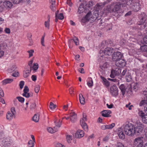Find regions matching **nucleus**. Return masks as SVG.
<instances>
[{
    "label": "nucleus",
    "instance_id": "obj_1",
    "mask_svg": "<svg viewBox=\"0 0 147 147\" xmlns=\"http://www.w3.org/2000/svg\"><path fill=\"white\" fill-rule=\"evenodd\" d=\"M121 4L117 2L111 3L110 5H108L104 9L105 13L114 12L118 13L120 11Z\"/></svg>",
    "mask_w": 147,
    "mask_h": 147
},
{
    "label": "nucleus",
    "instance_id": "obj_2",
    "mask_svg": "<svg viewBox=\"0 0 147 147\" xmlns=\"http://www.w3.org/2000/svg\"><path fill=\"white\" fill-rule=\"evenodd\" d=\"M124 131L125 134L129 136H133L136 133V127L131 123L126 125L124 127Z\"/></svg>",
    "mask_w": 147,
    "mask_h": 147
},
{
    "label": "nucleus",
    "instance_id": "obj_3",
    "mask_svg": "<svg viewBox=\"0 0 147 147\" xmlns=\"http://www.w3.org/2000/svg\"><path fill=\"white\" fill-rule=\"evenodd\" d=\"M100 54H102V55L104 54L105 55H111L113 54V55H121V53L119 52H117L115 53L113 48L109 47L106 48L104 51H100Z\"/></svg>",
    "mask_w": 147,
    "mask_h": 147
},
{
    "label": "nucleus",
    "instance_id": "obj_4",
    "mask_svg": "<svg viewBox=\"0 0 147 147\" xmlns=\"http://www.w3.org/2000/svg\"><path fill=\"white\" fill-rule=\"evenodd\" d=\"M97 17L96 15V16H93L91 12H88L86 15L85 17L83 18L82 20V22L83 23H85L90 20H95Z\"/></svg>",
    "mask_w": 147,
    "mask_h": 147
},
{
    "label": "nucleus",
    "instance_id": "obj_5",
    "mask_svg": "<svg viewBox=\"0 0 147 147\" xmlns=\"http://www.w3.org/2000/svg\"><path fill=\"white\" fill-rule=\"evenodd\" d=\"M143 142L141 138H135L133 142L134 147H143Z\"/></svg>",
    "mask_w": 147,
    "mask_h": 147
},
{
    "label": "nucleus",
    "instance_id": "obj_6",
    "mask_svg": "<svg viewBox=\"0 0 147 147\" xmlns=\"http://www.w3.org/2000/svg\"><path fill=\"white\" fill-rule=\"evenodd\" d=\"M83 118L80 120V123L86 132L88 131V126L85 121H86V115L85 114H83Z\"/></svg>",
    "mask_w": 147,
    "mask_h": 147
},
{
    "label": "nucleus",
    "instance_id": "obj_7",
    "mask_svg": "<svg viewBox=\"0 0 147 147\" xmlns=\"http://www.w3.org/2000/svg\"><path fill=\"white\" fill-rule=\"evenodd\" d=\"M29 89L27 86H25L24 87L23 90L24 92L22 95L26 98H28L30 97H32L33 96V93L32 92L29 93Z\"/></svg>",
    "mask_w": 147,
    "mask_h": 147
},
{
    "label": "nucleus",
    "instance_id": "obj_8",
    "mask_svg": "<svg viewBox=\"0 0 147 147\" xmlns=\"http://www.w3.org/2000/svg\"><path fill=\"white\" fill-rule=\"evenodd\" d=\"M121 72V70L119 68L117 67L115 69H112L111 71L110 77L114 78L115 76L119 75Z\"/></svg>",
    "mask_w": 147,
    "mask_h": 147
},
{
    "label": "nucleus",
    "instance_id": "obj_9",
    "mask_svg": "<svg viewBox=\"0 0 147 147\" xmlns=\"http://www.w3.org/2000/svg\"><path fill=\"white\" fill-rule=\"evenodd\" d=\"M138 114L139 116L141 118L143 123L147 124V114H145L142 111H139Z\"/></svg>",
    "mask_w": 147,
    "mask_h": 147
},
{
    "label": "nucleus",
    "instance_id": "obj_10",
    "mask_svg": "<svg viewBox=\"0 0 147 147\" xmlns=\"http://www.w3.org/2000/svg\"><path fill=\"white\" fill-rule=\"evenodd\" d=\"M110 92L112 96H116L118 94L117 88L115 85H113L110 88Z\"/></svg>",
    "mask_w": 147,
    "mask_h": 147
},
{
    "label": "nucleus",
    "instance_id": "obj_11",
    "mask_svg": "<svg viewBox=\"0 0 147 147\" xmlns=\"http://www.w3.org/2000/svg\"><path fill=\"white\" fill-rule=\"evenodd\" d=\"M146 20V16L144 15L142 17L141 19L138 22V25H143L144 27L145 28L147 26V20Z\"/></svg>",
    "mask_w": 147,
    "mask_h": 147
},
{
    "label": "nucleus",
    "instance_id": "obj_12",
    "mask_svg": "<svg viewBox=\"0 0 147 147\" xmlns=\"http://www.w3.org/2000/svg\"><path fill=\"white\" fill-rule=\"evenodd\" d=\"M69 117L72 123L75 122L77 120V115L74 112L70 113Z\"/></svg>",
    "mask_w": 147,
    "mask_h": 147
},
{
    "label": "nucleus",
    "instance_id": "obj_13",
    "mask_svg": "<svg viewBox=\"0 0 147 147\" xmlns=\"http://www.w3.org/2000/svg\"><path fill=\"white\" fill-rule=\"evenodd\" d=\"M3 5L6 9H11L13 6L12 2L7 0L3 3Z\"/></svg>",
    "mask_w": 147,
    "mask_h": 147
},
{
    "label": "nucleus",
    "instance_id": "obj_14",
    "mask_svg": "<svg viewBox=\"0 0 147 147\" xmlns=\"http://www.w3.org/2000/svg\"><path fill=\"white\" fill-rule=\"evenodd\" d=\"M117 134L120 139H124L125 138V135L122 129L121 128L118 129L117 131Z\"/></svg>",
    "mask_w": 147,
    "mask_h": 147
},
{
    "label": "nucleus",
    "instance_id": "obj_15",
    "mask_svg": "<svg viewBox=\"0 0 147 147\" xmlns=\"http://www.w3.org/2000/svg\"><path fill=\"white\" fill-rule=\"evenodd\" d=\"M108 63L107 62H105L103 64L100 65V71L102 73H104L105 71L107 69Z\"/></svg>",
    "mask_w": 147,
    "mask_h": 147
},
{
    "label": "nucleus",
    "instance_id": "obj_16",
    "mask_svg": "<svg viewBox=\"0 0 147 147\" xmlns=\"http://www.w3.org/2000/svg\"><path fill=\"white\" fill-rule=\"evenodd\" d=\"M84 135V132L83 131L78 130L75 134L76 137L77 138H80Z\"/></svg>",
    "mask_w": 147,
    "mask_h": 147
},
{
    "label": "nucleus",
    "instance_id": "obj_17",
    "mask_svg": "<svg viewBox=\"0 0 147 147\" xmlns=\"http://www.w3.org/2000/svg\"><path fill=\"white\" fill-rule=\"evenodd\" d=\"M111 112L110 110H104L101 112L102 116L105 117H111L110 114Z\"/></svg>",
    "mask_w": 147,
    "mask_h": 147
},
{
    "label": "nucleus",
    "instance_id": "obj_18",
    "mask_svg": "<svg viewBox=\"0 0 147 147\" xmlns=\"http://www.w3.org/2000/svg\"><path fill=\"white\" fill-rule=\"evenodd\" d=\"M106 4V3L105 2L98 3L96 5V8L98 10L101 9Z\"/></svg>",
    "mask_w": 147,
    "mask_h": 147
},
{
    "label": "nucleus",
    "instance_id": "obj_19",
    "mask_svg": "<svg viewBox=\"0 0 147 147\" xmlns=\"http://www.w3.org/2000/svg\"><path fill=\"white\" fill-rule=\"evenodd\" d=\"M118 66L121 67L125 65V61L121 58L118 61L116 62Z\"/></svg>",
    "mask_w": 147,
    "mask_h": 147
},
{
    "label": "nucleus",
    "instance_id": "obj_20",
    "mask_svg": "<svg viewBox=\"0 0 147 147\" xmlns=\"http://www.w3.org/2000/svg\"><path fill=\"white\" fill-rule=\"evenodd\" d=\"M31 70L32 67H30L29 69L24 71L23 72L24 77L25 78H27L29 75Z\"/></svg>",
    "mask_w": 147,
    "mask_h": 147
},
{
    "label": "nucleus",
    "instance_id": "obj_21",
    "mask_svg": "<svg viewBox=\"0 0 147 147\" xmlns=\"http://www.w3.org/2000/svg\"><path fill=\"white\" fill-rule=\"evenodd\" d=\"M119 88L122 92V95L124 96L126 90V88L125 85L123 84H121Z\"/></svg>",
    "mask_w": 147,
    "mask_h": 147
},
{
    "label": "nucleus",
    "instance_id": "obj_22",
    "mask_svg": "<svg viewBox=\"0 0 147 147\" xmlns=\"http://www.w3.org/2000/svg\"><path fill=\"white\" fill-rule=\"evenodd\" d=\"M13 81V80L12 79H6L2 81V84L3 85H5L7 84L11 83Z\"/></svg>",
    "mask_w": 147,
    "mask_h": 147
},
{
    "label": "nucleus",
    "instance_id": "obj_23",
    "mask_svg": "<svg viewBox=\"0 0 147 147\" xmlns=\"http://www.w3.org/2000/svg\"><path fill=\"white\" fill-rule=\"evenodd\" d=\"M125 78L127 82H130L132 80V78L131 74L129 72L127 73V75H125Z\"/></svg>",
    "mask_w": 147,
    "mask_h": 147
},
{
    "label": "nucleus",
    "instance_id": "obj_24",
    "mask_svg": "<svg viewBox=\"0 0 147 147\" xmlns=\"http://www.w3.org/2000/svg\"><path fill=\"white\" fill-rule=\"evenodd\" d=\"M16 68V66L15 65H13L11 67H9L8 69V71L9 73H12L13 71H14Z\"/></svg>",
    "mask_w": 147,
    "mask_h": 147
},
{
    "label": "nucleus",
    "instance_id": "obj_25",
    "mask_svg": "<svg viewBox=\"0 0 147 147\" xmlns=\"http://www.w3.org/2000/svg\"><path fill=\"white\" fill-rule=\"evenodd\" d=\"M79 100L81 104L84 105L85 103V99L82 94H79Z\"/></svg>",
    "mask_w": 147,
    "mask_h": 147
},
{
    "label": "nucleus",
    "instance_id": "obj_26",
    "mask_svg": "<svg viewBox=\"0 0 147 147\" xmlns=\"http://www.w3.org/2000/svg\"><path fill=\"white\" fill-rule=\"evenodd\" d=\"M136 124L137 125V126H136V128H137L141 127L142 128L141 129H144V125L141 122L139 121H136Z\"/></svg>",
    "mask_w": 147,
    "mask_h": 147
},
{
    "label": "nucleus",
    "instance_id": "obj_27",
    "mask_svg": "<svg viewBox=\"0 0 147 147\" xmlns=\"http://www.w3.org/2000/svg\"><path fill=\"white\" fill-rule=\"evenodd\" d=\"M13 115L10 112H8L6 115V117L7 120H11L13 118Z\"/></svg>",
    "mask_w": 147,
    "mask_h": 147
},
{
    "label": "nucleus",
    "instance_id": "obj_28",
    "mask_svg": "<svg viewBox=\"0 0 147 147\" xmlns=\"http://www.w3.org/2000/svg\"><path fill=\"white\" fill-rule=\"evenodd\" d=\"M32 119L35 122H37L39 120V115L37 113L34 115L32 118Z\"/></svg>",
    "mask_w": 147,
    "mask_h": 147
},
{
    "label": "nucleus",
    "instance_id": "obj_29",
    "mask_svg": "<svg viewBox=\"0 0 147 147\" xmlns=\"http://www.w3.org/2000/svg\"><path fill=\"white\" fill-rule=\"evenodd\" d=\"M38 68V65L36 63H34L33 65L32 66V70H33L34 71H36V70Z\"/></svg>",
    "mask_w": 147,
    "mask_h": 147
},
{
    "label": "nucleus",
    "instance_id": "obj_30",
    "mask_svg": "<svg viewBox=\"0 0 147 147\" xmlns=\"http://www.w3.org/2000/svg\"><path fill=\"white\" fill-rule=\"evenodd\" d=\"M93 82L91 78H89V80L87 82V84L89 87H92L93 86Z\"/></svg>",
    "mask_w": 147,
    "mask_h": 147
},
{
    "label": "nucleus",
    "instance_id": "obj_31",
    "mask_svg": "<svg viewBox=\"0 0 147 147\" xmlns=\"http://www.w3.org/2000/svg\"><path fill=\"white\" fill-rule=\"evenodd\" d=\"M147 105V103L146 101V98H144V99L142 100L140 102L139 104L140 106H142L145 105Z\"/></svg>",
    "mask_w": 147,
    "mask_h": 147
},
{
    "label": "nucleus",
    "instance_id": "obj_32",
    "mask_svg": "<svg viewBox=\"0 0 147 147\" xmlns=\"http://www.w3.org/2000/svg\"><path fill=\"white\" fill-rule=\"evenodd\" d=\"M73 40L75 45H78L79 44V41L78 38L76 37L75 36H74L73 38Z\"/></svg>",
    "mask_w": 147,
    "mask_h": 147
},
{
    "label": "nucleus",
    "instance_id": "obj_33",
    "mask_svg": "<svg viewBox=\"0 0 147 147\" xmlns=\"http://www.w3.org/2000/svg\"><path fill=\"white\" fill-rule=\"evenodd\" d=\"M47 130L48 131L51 133H53L57 131V130L53 129L51 127H49L47 128Z\"/></svg>",
    "mask_w": 147,
    "mask_h": 147
},
{
    "label": "nucleus",
    "instance_id": "obj_34",
    "mask_svg": "<svg viewBox=\"0 0 147 147\" xmlns=\"http://www.w3.org/2000/svg\"><path fill=\"white\" fill-rule=\"evenodd\" d=\"M66 140L68 143H70L72 140V136L69 135H67L66 136Z\"/></svg>",
    "mask_w": 147,
    "mask_h": 147
},
{
    "label": "nucleus",
    "instance_id": "obj_35",
    "mask_svg": "<svg viewBox=\"0 0 147 147\" xmlns=\"http://www.w3.org/2000/svg\"><path fill=\"white\" fill-rule=\"evenodd\" d=\"M36 105L35 102L31 104L30 107V110L31 111L33 110L36 108Z\"/></svg>",
    "mask_w": 147,
    "mask_h": 147
},
{
    "label": "nucleus",
    "instance_id": "obj_36",
    "mask_svg": "<svg viewBox=\"0 0 147 147\" xmlns=\"http://www.w3.org/2000/svg\"><path fill=\"white\" fill-rule=\"evenodd\" d=\"M107 129H111L113 128L115 125L114 123H112L109 125H106Z\"/></svg>",
    "mask_w": 147,
    "mask_h": 147
},
{
    "label": "nucleus",
    "instance_id": "obj_37",
    "mask_svg": "<svg viewBox=\"0 0 147 147\" xmlns=\"http://www.w3.org/2000/svg\"><path fill=\"white\" fill-rule=\"evenodd\" d=\"M57 107L56 105H54L53 102H51L50 103L49 107L50 109H53Z\"/></svg>",
    "mask_w": 147,
    "mask_h": 147
},
{
    "label": "nucleus",
    "instance_id": "obj_38",
    "mask_svg": "<svg viewBox=\"0 0 147 147\" xmlns=\"http://www.w3.org/2000/svg\"><path fill=\"white\" fill-rule=\"evenodd\" d=\"M140 49L142 51L146 52V50H147V45H144L141 46Z\"/></svg>",
    "mask_w": 147,
    "mask_h": 147
},
{
    "label": "nucleus",
    "instance_id": "obj_39",
    "mask_svg": "<svg viewBox=\"0 0 147 147\" xmlns=\"http://www.w3.org/2000/svg\"><path fill=\"white\" fill-rule=\"evenodd\" d=\"M40 89V86L39 85H37L35 86L34 91L35 92L38 93Z\"/></svg>",
    "mask_w": 147,
    "mask_h": 147
},
{
    "label": "nucleus",
    "instance_id": "obj_40",
    "mask_svg": "<svg viewBox=\"0 0 147 147\" xmlns=\"http://www.w3.org/2000/svg\"><path fill=\"white\" fill-rule=\"evenodd\" d=\"M84 10V8L83 7V6L81 5L79 7L78 12L79 13H80L82 12Z\"/></svg>",
    "mask_w": 147,
    "mask_h": 147
},
{
    "label": "nucleus",
    "instance_id": "obj_41",
    "mask_svg": "<svg viewBox=\"0 0 147 147\" xmlns=\"http://www.w3.org/2000/svg\"><path fill=\"white\" fill-rule=\"evenodd\" d=\"M28 144L29 147H33L34 145L33 141L32 140H30L29 141Z\"/></svg>",
    "mask_w": 147,
    "mask_h": 147
},
{
    "label": "nucleus",
    "instance_id": "obj_42",
    "mask_svg": "<svg viewBox=\"0 0 147 147\" xmlns=\"http://www.w3.org/2000/svg\"><path fill=\"white\" fill-rule=\"evenodd\" d=\"M16 99H17L19 102H20L22 103L24 102V98L22 97H19V96L17 97H16Z\"/></svg>",
    "mask_w": 147,
    "mask_h": 147
},
{
    "label": "nucleus",
    "instance_id": "obj_43",
    "mask_svg": "<svg viewBox=\"0 0 147 147\" xmlns=\"http://www.w3.org/2000/svg\"><path fill=\"white\" fill-rule=\"evenodd\" d=\"M138 87L137 86V83H135L133 85V89L135 92H136L138 89Z\"/></svg>",
    "mask_w": 147,
    "mask_h": 147
},
{
    "label": "nucleus",
    "instance_id": "obj_44",
    "mask_svg": "<svg viewBox=\"0 0 147 147\" xmlns=\"http://www.w3.org/2000/svg\"><path fill=\"white\" fill-rule=\"evenodd\" d=\"M12 76L14 77H17L18 76H19V72L17 71H15L14 73H13L12 74Z\"/></svg>",
    "mask_w": 147,
    "mask_h": 147
},
{
    "label": "nucleus",
    "instance_id": "obj_45",
    "mask_svg": "<svg viewBox=\"0 0 147 147\" xmlns=\"http://www.w3.org/2000/svg\"><path fill=\"white\" fill-rule=\"evenodd\" d=\"M73 39H70L69 40V48L71 49L73 47Z\"/></svg>",
    "mask_w": 147,
    "mask_h": 147
},
{
    "label": "nucleus",
    "instance_id": "obj_46",
    "mask_svg": "<svg viewBox=\"0 0 147 147\" xmlns=\"http://www.w3.org/2000/svg\"><path fill=\"white\" fill-rule=\"evenodd\" d=\"M64 16L62 13H60L59 14L58 16H57V18L58 19L61 20H62L64 18Z\"/></svg>",
    "mask_w": 147,
    "mask_h": 147
},
{
    "label": "nucleus",
    "instance_id": "obj_47",
    "mask_svg": "<svg viewBox=\"0 0 147 147\" xmlns=\"http://www.w3.org/2000/svg\"><path fill=\"white\" fill-rule=\"evenodd\" d=\"M49 22L50 21L49 20H47L45 22V27L47 28L48 29L49 28Z\"/></svg>",
    "mask_w": 147,
    "mask_h": 147
},
{
    "label": "nucleus",
    "instance_id": "obj_48",
    "mask_svg": "<svg viewBox=\"0 0 147 147\" xmlns=\"http://www.w3.org/2000/svg\"><path fill=\"white\" fill-rule=\"evenodd\" d=\"M143 44H147V35L145 36L143 39Z\"/></svg>",
    "mask_w": 147,
    "mask_h": 147
},
{
    "label": "nucleus",
    "instance_id": "obj_49",
    "mask_svg": "<svg viewBox=\"0 0 147 147\" xmlns=\"http://www.w3.org/2000/svg\"><path fill=\"white\" fill-rule=\"evenodd\" d=\"M50 8L52 11H54L56 9L55 4L53 5H52V4H51V5L50 6Z\"/></svg>",
    "mask_w": 147,
    "mask_h": 147
},
{
    "label": "nucleus",
    "instance_id": "obj_50",
    "mask_svg": "<svg viewBox=\"0 0 147 147\" xmlns=\"http://www.w3.org/2000/svg\"><path fill=\"white\" fill-rule=\"evenodd\" d=\"M24 82L23 81H21V82H20V84H19V86H20V89H22L23 88L24 86Z\"/></svg>",
    "mask_w": 147,
    "mask_h": 147
},
{
    "label": "nucleus",
    "instance_id": "obj_51",
    "mask_svg": "<svg viewBox=\"0 0 147 147\" xmlns=\"http://www.w3.org/2000/svg\"><path fill=\"white\" fill-rule=\"evenodd\" d=\"M141 127H140L137 128H136V133H139L140 132L142 131L143 129H141Z\"/></svg>",
    "mask_w": 147,
    "mask_h": 147
},
{
    "label": "nucleus",
    "instance_id": "obj_52",
    "mask_svg": "<svg viewBox=\"0 0 147 147\" xmlns=\"http://www.w3.org/2000/svg\"><path fill=\"white\" fill-rule=\"evenodd\" d=\"M104 84L107 86H109L110 84L109 82L106 79L103 81Z\"/></svg>",
    "mask_w": 147,
    "mask_h": 147
},
{
    "label": "nucleus",
    "instance_id": "obj_53",
    "mask_svg": "<svg viewBox=\"0 0 147 147\" xmlns=\"http://www.w3.org/2000/svg\"><path fill=\"white\" fill-rule=\"evenodd\" d=\"M11 113L13 114V115H15L16 113V111L15 108L14 107H12L11 109Z\"/></svg>",
    "mask_w": 147,
    "mask_h": 147
},
{
    "label": "nucleus",
    "instance_id": "obj_54",
    "mask_svg": "<svg viewBox=\"0 0 147 147\" xmlns=\"http://www.w3.org/2000/svg\"><path fill=\"white\" fill-rule=\"evenodd\" d=\"M129 72L128 71H127L126 69H124L121 73L122 76H124L125 75H127V73Z\"/></svg>",
    "mask_w": 147,
    "mask_h": 147
},
{
    "label": "nucleus",
    "instance_id": "obj_55",
    "mask_svg": "<svg viewBox=\"0 0 147 147\" xmlns=\"http://www.w3.org/2000/svg\"><path fill=\"white\" fill-rule=\"evenodd\" d=\"M22 0H11L13 3L18 4L21 2Z\"/></svg>",
    "mask_w": 147,
    "mask_h": 147
},
{
    "label": "nucleus",
    "instance_id": "obj_56",
    "mask_svg": "<svg viewBox=\"0 0 147 147\" xmlns=\"http://www.w3.org/2000/svg\"><path fill=\"white\" fill-rule=\"evenodd\" d=\"M117 147H125L124 146L123 144L121 142H118L117 145Z\"/></svg>",
    "mask_w": 147,
    "mask_h": 147
},
{
    "label": "nucleus",
    "instance_id": "obj_57",
    "mask_svg": "<svg viewBox=\"0 0 147 147\" xmlns=\"http://www.w3.org/2000/svg\"><path fill=\"white\" fill-rule=\"evenodd\" d=\"M87 5L88 7H90L93 5V3L92 1H90L88 3Z\"/></svg>",
    "mask_w": 147,
    "mask_h": 147
},
{
    "label": "nucleus",
    "instance_id": "obj_58",
    "mask_svg": "<svg viewBox=\"0 0 147 147\" xmlns=\"http://www.w3.org/2000/svg\"><path fill=\"white\" fill-rule=\"evenodd\" d=\"M45 36L44 35L42 36V38L41 39V44L42 45V46H45V45L44 44Z\"/></svg>",
    "mask_w": 147,
    "mask_h": 147
},
{
    "label": "nucleus",
    "instance_id": "obj_59",
    "mask_svg": "<svg viewBox=\"0 0 147 147\" xmlns=\"http://www.w3.org/2000/svg\"><path fill=\"white\" fill-rule=\"evenodd\" d=\"M62 121L59 120L58 123L55 124L56 126L59 127H60L61 125Z\"/></svg>",
    "mask_w": 147,
    "mask_h": 147
},
{
    "label": "nucleus",
    "instance_id": "obj_60",
    "mask_svg": "<svg viewBox=\"0 0 147 147\" xmlns=\"http://www.w3.org/2000/svg\"><path fill=\"white\" fill-rule=\"evenodd\" d=\"M33 59H32L31 60L29 61L28 63V65L30 66V67H32V64L33 63Z\"/></svg>",
    "mask_w": 147,
    "mask_h": 147
},
{
    "label": "nucleus",
    "instance_id": "obj_61",
    "mask_svg": "<svg viewBox=\"0 0 147 147\" xmlns=\"http://www.w3.org/2000/svg\"><path fill=\"white\" fill-rule=\"evenodd\" d=\"M101 45L102 46V48L104 47V46L107 45L106 41H102L101 43Z\"/></svg>",
    "mask_w": 147,
    "mask_h": 147
},
{
    "label": "nucleus",
    "instance_id": "obj_62",
    "mask_svg": "<svg viewBox=\"0 0 147 147\" xmlns=\"http://www.w3.org/2000/svg\"><path fill=\"white\" fill-rule=\"evenodd\" d=\"M0 95L2 97L4 96V94L3 90L2 89L0 88Z\"/></svg>",
    "mask_w": 147,
    "mask_h": 147
},
{
    "label": "nucleus",
    "instance_id": "obj_63",
    "mask_svg": "<svg viewBox=\"0 0 147 147\" xmlns=\"http://www.w3.org/2000/svg\"><path fill=\"white\" fill-rule=\"evenodd\" d=\"M56 147H63L64 146L60 143H58L55 145Z\"/></svg>",
    "mask_w": 147,
    "mask_h": 147
},
{
    "label": "nucleus",
    "instance_id": "obj_64",
    "mask_svg": "<svg viewBox=\"0 0 147 147\" xmlns=\"http://www.w3.org/2000/svg\"><path fill=\"white\" fill-rule=\"evenodd\" d=\"M32 80L34 81H35L36 80V76L35 75H33L31 77Z\"/></svg>",
    "mask_w": 147,
    "mask_h": 147
}]
</instances>
